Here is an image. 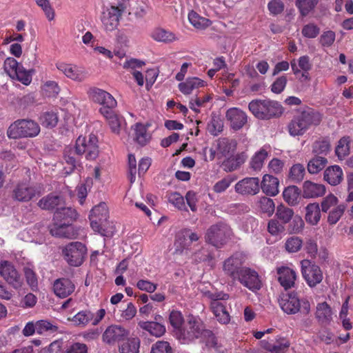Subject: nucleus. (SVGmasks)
<instances>
[{
  "label": "nucleus",
  "mask_w": 353,
  "mask_h": 353,
  "mask_svg": "<svg viewBox=\"0 0 353 353\" xmlns=\"http://www.w3.org/2000/svg\"><path fill=\"white\" fill-rule=\"evenodd\" d=\"M62 254L70 266L78 267L83 263L86 257L87 248L81 242H71L63 248Z\"/></svg>",
  "instance_id": "6e6552de"
},
{
  "label": "nucleus",
  "mask_w": 353,
  "mask_h": 353,
  "mask_svg": "<svg viewBox=\"0 0 353 353\" xmlns=\"http://www.w3.org/2000/svg\"><path fill=\"white\" fill-rule=\"evenodd\" d=\"M168 199V201L179 210H188L185 204L184 198L179 192H173L169 193Z\"/></svg>",
  "instance_id": "4d7b16f0"
},
{
  "label": "nucleus",
  "mask_w": 353,
  "mask_h": 353,
  "mask_svg": "<svg viewBox=\"0 0 353 353\" xmlns=\"http://www.w3.org/2000/svg\"><path fill=\"white\" fill-rule=\"evenodd\" d=\"M16 73L17 74L14 75V79H17L18 81L26 85H28L31 83L32 75L30 71L26 70L22 65L19 68V69L18 68V70Z\"/></svg>",
  "instance_id": "69168bd1"
},
{
  "label": "nucleus",
  "mask_w": 353,
  "mask_h": 353,
  "mask_svg": "<svg viewBox=\"0 0 353 353\" xmlns=\"http://www.w3.org/2000/svg\"><path fill=\"white\" fill-rule=\"evenodd\" d=\"M319 2V0H296V6L301 16L306 17L315 9Z\"/></svg>",
  "instance_id": "37998d69"
},
{
  "label": "nucleus",
  "mask_w": 353,
  "mask_h": 353,
  "mask_svg": "<svg viewBox=\"0 0 353 353\" xmlns=\"http://www.w3.org/2000/svg\"><path fill=\"white\" fill-rule=\"evenodd\" d=\"M302 240L297 236H292L287 239L285 246L288 252H296L302 247Z\"/></svg>",
  "instance_id": "0e129e2a"
},
{
  "label": "nucleus",
  "mask_w": 353,
  "mask_h": 353,
  "mask_svg": "<svg viewBox=\"0 0 353 353\" xmlns=\"http://www.w3.org/2000/svg\"><path fill=\"white\" fill-rule=\"evenodd\" d=\"M130 334V331L120 325H111L106 327L102 334V341L109 345H114L123 341Z\"/></svg>",
  "instance_id": "ddd939ff"
},
{
  "label": "nucleus",
  "mask_w": 353,
  "mask_h": 353,
  "mask_svg": "<svg viewBox=\"0 0 353 353\" xmlns=\"http://www.w3.org/2000/svg\"><path fill=\"white\" fill-rule=\"evenodd\" d=\"M64 205V200L62 196L49 194L48 195L43 197L38 202V205L43 210H53L54 208H59L61 205Z\"/></svg>",
  "instance_id": "c85d7f7f"
},
{
  "label": "nucleus",
  "mask_w": 353,
  "mask_h": 353,
  "mask_svg": "<svg viewBox=\"0 0 353 353\" xmlns=\"http://www.w3.org/2000/svg\"><path fill=\"white\" fill-rule=\"evenodd\" d=\"M225 117L230 126L234 130L241 129L248 121L245 112L237 108H231L226 112Z\"/></svg>",
  "instance_id": "412c9836"
},
{
  "label": "nucleus",
  "mask_w": 353,
  "mask_h": 353,
  "mask_svg": "<svg viewBox=\"0 0 353 353\" xmlns=\"http://www.w3.org/2000/svg\"><path fill=\"white\" fill-rule=\"evenodd\" d=\"M232 235L230 227L224 223L212 225L207 230L205 238L207 242L220 248L227 243Z\"/></svg>",
  "instance_id": "0eeeda50"
},
{
  "label": "nucleus",
  "mask_w": 353,
  "mask_h": 353,
  "mask_svg": "<svg viewBox=\"0 0 353 353\" xmlns=\"http://www.w3.org/2000/svg\"><path fill=\"white\" fill-rule=\"evenodd\" d=\"M350 143L351 139L349 137H343L339 141L335 148V153L339 159H343L350 154Z\"/></svg>",
  "instance_id": "a18cd8bd"
},
{
  "label": "nucleus",
  "mask_w": 353,
  "mask_h": 353,
  "mask_svg": "<svg viewBox=\"0 0 353 353\" xmlns=\"http://www.w3.org/2000/svg\"><path fill=\"white\" fill-rule=\"evenodd\" d=\"M205 295L212 300L211 309L218 321L226 324L230 321V315L219 300H226L228 295L223 292H208Z\"/></svg>",
  "instance_id": "9d476101"
},
{
  "label": "nucleus",
  "mask_w": 353,
  "mask_h": 353,
  "mask_svg": "<svg viewBox=\"0 0 353 353\" xmlns=\"http://www.w3.org/2000/svg\"><path fill=\"white\" fill-rule=\"evenodd\" d=\"M320 32L319 27L314 23H309L303 26L301 33L303 37L309 39L316 37Z\"/></svg>",
  "instance_id": "680f3d73"
},
{
  "label": "nucleus",
  "mask_w": 353,
  "mask_h": 353,
  "mask_svg": "<svg viewBox=\"0 0 353 353\" xmlns=\"http://www.w3.org/2000/svg\"><path fill=\"white\" fill-rule=\"evenodd\" d=\"M305 170L302 164L296 163L293 165L289 172L290 179L294 182L301 181L305 175Z\"/></svg>",
  "instance_id": "5fc2aeb1"
},
{
  "label": "nucleus",
  "mask_w": 353,
  "mask_h": 353,
  "mask_svg": "<svg viewBox=\"0 0 353 353\" xmlns=\"http://www.w3.org/2000/svg\"><path fill=\"white\" fill-rule=\"evenodd\" d=\"M150 353H172V349L168 341H158L152 345Z\"/></svg>",
  "instance_id": "e2e57ef3"
},
{
  "label": "nucleus",
  "mask_w": 353,
  "mask_h": 353,
  "mask_svg": "<svg viewBox=\"0 0 353 353\" xmlns=\"http://www.w3.org/2000/svg\"><path fill=\"white\" fill-rule=\"evenodd\" d=\"M285 230V225L278 219H272L268 223V231L272 236H280Z\"/></svg>",
  "instance_id": "6e6d98bb"
},
{
  "label": "nucleus",
  "mask_w": 353,
  "mask_h": 353,
  "mask_svg": "<svg viewBox=\"0 0 353 353\" xmlns=\"http://www.w3.org/2000/svg\"><path fill=\"white\" fill-rule=\"evenodd\" d=\"M345 211V206L343 205H339L332 209L327 216V221L330 224L334 225L336 223Z\"/></svg>",
  "instance_id": "bf43d9fd"
},
{
  "label": "nucleus",
  "mask_w": 353,
  "mask_h": 353,
  "mask_svg": "<svg viewBox=\"0 0 353 353\" xmlns=\"http://www.w3.org/2000/svg\"><path fill=\"white\" fill-rule=\"evenodd\" d=\"M279 179L270 174H265L261 184L263 193L268 196H276L279 192Z\"/></svg>",
  "instance_id": "a878e982"
},
{
  "label": "nucleus",
  "mask_w": 353,
  "mask_h": 353,
  "mask_svg": "<svg viewBox=\"0 0 353 353\" xmlns=\"http://www.w3.org/2000/svg\"><path fill=\"white\" fill-rule=\"evenodd\" d=\"M327 163L326 158L315 156L308 162L307 170L310 174H317L325 167Z\"/></svg>",
  "instance_id": "c03bdc74"
},
{
  "label": "nucleus",
  "mask_w": 353,
  "mask_h": 353,
  "mask_svg": "<svg viewBox=\"0 0 353 353\" xmlns=\"http://www.w3.org/2000/svg\"><path fill=\"white\" fill-rule=\"evenodd\" d=\"M320 120L319 116L310 110L301 112L288 124V129L291 136L303 134L311 125H317Z\"/></svg>",
  "instance_id": "7ed1b4c3"
},
{
  "label": "nucleus",
  "mask_w": 353,
  "mask_h": 353,
  "mask_svg": "<svg viewBox=\"0 0 353 353\" xmlns=\"http://www.w3.org/2000/svg\"><path fill=\"white\" fill-rule=\"evenodd\" d=\"M299 195V189L294 185L286 188L283 192L285 201L291 205H294L298 203Z\"/></svg>",
  "instance_id": "49530a36"
},
{
  "label": "nucleus",
  "mask_w": 353,
  "mask_h": 353,
  "mask_svg": "<svg viewBox=\"0 0 353 353\" xmlns=\"http://www.w3.org/2000/svg\"><path fill=\"white\" fill-rule=\"evenodd\" d=\"M89 98L94 102L99 103L101 108L105 109L114 108L117 106V101L108 92L98 88H91L88 91Z\"/></svg>",
  "instance_id": "a211bd4d"
},
{
  "label": "nucleus",
  "mask_w": 353,
  "mask_h": 353,
  "mask_svg": "<svg viewBox=\"0 0 353 353\" xmlns=\"http://www.w3.org/2000/svg\"><path fill=\"white\" fill-rule=\"evenodd\" d=\"M321 219L319 205L317 203H312L305 207V220L310 225H316Z\"/></svg>",
  "instance_id": "f704fd0d"
},
{
  "label": "nucleus",
  "mask_w": 353,
  "mask_h": 353,
  "mask_svg": "<svg viewBox=\"0 0 353 353\" xmlns=\"http://www.w3.org/2000/svg\"><path fill=\"white\" fill-rule=\"evenodd\" d=\"M40 194V187L30 181L19 183L12 191V198L20 202H28Z\"/></svg>",
  "instance_id": "9b49d317"
},
{
  "label": "nucleus",
  "mask_w": 353,
  "mask_h": 353,
  "mask_svg": "<svg viewBox=\"0 0 353 353\" xmlns=\"http://www.w3.org/2000/svg\"><path fill=\"white\" fill-rule=\"evenodd\" d=\"M235 191L241 195H255L260 190L259 179L257 177H247L234 186Z\"/></svg>",
  "instance_id": "aec40b11"
},
{
  "label": "nucleus",
  "mask_w": 353,
  "mask_h": 353,
  "mask_svg": "<svg viewBox=\"0 0 353 353\" xmlns=\"http://www.w3.org/2000/svg\"><path fill=\"white\" fill-rule=\"evenodd\" d=\"M138 325L156 337H161L166 332L165 325L160 322L141 321L138 323Z\"/></svg>",
  "instance_id": "c756f323"
},
{
  "label": "nucleus",
  "mask_w": 353,
  "mask_h": 353,
  "mask_svg": "<svg viewBox=\"0 0 353 353\" xmlns=\"http://www.w3.org/2000/svg\"><path fill=\"white\" fill-rule=\"evenodd\" d=\"M210 97L208 95L195 96L192 97L189 103V106L195 112H199L198 108L204 106V105L210 100Z\"/></svg>",
  "instance_id": "13d9d810"
},
{
  "label": "nucleus",
  "mask_w": 353,
  "mask_h": 353,
  "mask_svg": "<svg viewBox=\"0 0 353 353\" xmlns=\"http://www.w3.org/2000/svg\"><path fill=\"white\" fill-rule=\"evenodd\" d=\"M151 37L157 41L170 43L177 39L175 34L163 28H157L151 34Z\"/></svg>",
  "instance_id": "a19ab883"
},
{
  "label": "nucleus",
  "mask_w": 353,
  "mask_h": 353,
  "mask_svg": "<svg viewBox=\"0 0 353 353\" xmlns=\"http://www.w3.org/2000/svg\"><path fill=\"white\" fill-rule=\"evenodd\" d=\"M59 121L57 114L54 111H47L41 114L40 121L41 125L46 128H54Z\"/></svg>",
  "instance_id": "8fccbe9b"
},
{
  "label": "nucleus",
  "mask_w": 353,
  "mask_h": 353,
  "mask_svg": "<svg viewBox=\"0 0 353 353\" xmlns=\"http://www.w3.org/2000/svg\"><path fill=\"white\" fill-rule=\"evenodd\" d=\"M250 111L259 119H270L279 117L283 113V108L280 103L269 99L252 100L248 105Z\"/></svg>",
  "instance_id": "f257e3e1"
},
{
  "label": "nucleus",
  "mask_w": 353,
  "mask_h": 353,
  "mask_svg": "<svg viewBox=\"0 0 353 353\" xmlns=\"http://www.w3.org/2000/svg\"><path fill=\"white\" fill-rule=\"evenodd\" d=\"M331 149L330 141L326 138L316 140L312 145V152L316 154L327 155Z\"/></svg>",
  "instance_id": "09e8293b"
},
{
  "label": "nucleus",
  "mask_w": 353,
  "mask_h": 353,
  "mask_svg": "<svg viewBox=\"0 0 353 353\" xmlns=\"http://www.w3.org/2000/svg\"><path fill=\"white\" fill-rule=\"evenodd\" d=\"M75 150L71 147L65 148L63 152V160L66 165L63 168V172L69 174L74 171L75 168L80 165L79 160L75 157Z\"/></svg>",
  "instance_id": "2f4dec72"
},
{
  "label": "nucleus",
  "mask_w": 353,
  "mask_h": 353,
  "mask_svg": "<svg viewBox=\"0 0 353 353\" xmlns=\"http://www.w3.org/2000/svg\"><path fill=\"white\" fill-rule=\"evenodd\" d=\"M40 132L39 125L31 119H19L8 128L7 134L10 139L32 138Z\"/></svg>",
  "instance_id": "20e7f679"
},
{
  "label": "nucleus",
  "mask_w": 353,
  "mask_h": 353,
  "mask_svg": "<svg viewBox=\"0 0 353 353\" xmlns=\"http://www.w3.org/2000/svg\"><path fill=\"white\" fill-rule=\"evenodd\" d=\"M36 329L37 334H43L46 333H54L58 331V327L47 320L36 321Z\"/></svg>",
  "instance_id": "864d4df0"
},
{
  "label": "nucleus",
  "mask_w": 353,
  "mask_h": 353,
  "mask_svg": "<svg viewBox=\"0 0 353 353\" xmlns=\"http://www.w3.org/2000/svg\"><path fill=\"white\" fill-rule=\"evenodd\" d=\"M236 145L234 139L221 138L217 141V150L223 156H228L235 151Z\"/></svg>",
  "instance_id": "e433bc0d"
},
{
  "label": "nucleus",
  "mask_w": 353,
  "mask_h": 353,
  "mask_svg": "<svg viewBox=\"0 0 353 353\" xmlns=\"http://www.w3.org/2000/svg\"><path fill=\"white\" fill-rule=\"evenodd\" d=\"M94 318V314L89 310H82L76 314L72 318H68L74 325L85 327Z\"/></svg>",
  "instance_id": "58836bf2"
},
{
  "label": "nucleus",
  "mask_w": 353,
  "mask_h": 353,
  "mask_svg": "<svg viewBox=\"0 0 353 353\" xmlns=\"http://www.w3.org/2000/svg\"><path fill=\"white\" fill-rule=\"evenodd\" d=\"M56 66L57 68L63 72L68 78L75 81L81 82L88 77V73L85 70L76 65L60 62L57 63Z\"/></svg>",
  "instance_id": "6ab92c4d"
},
{
  "label": "nucleus",
  "mask_w": 353,
  "mask_h": 353,
  "mask_svg": "<svg viewBox=\"0 0 353 353\" xmlns=\"http://www.w3.org/2000/svg\"><path fill=\"white\" fill-rule=\"evenodd\" d=\"M23 272L28 285L32 290H37L38 287V279L33 267L30 265L25 266L23 268Z\"/></svg>",
  "instance_id": "3c124183"
},
{
  "label": "nucleus",
  "mask_w": 353,
  "mask_h": 353,
  "mask_svg": "<svg viewBox=\"0 0 353 353\" xmlns=\"http://www.w3.org/2000/svg\"><path fill=\"white\" fill-rule=\"evenodd\" d=\"M133 130L134 131V140L140 145H146L150 139V135L147 132L146 127L139 123H136Z\"/></svg>",
  "instance_id": "4c0bfd02"
},
{
  "label": "nucleus",
  "mask_w": 353,
  "mask_h": 353,
  "mask_svg": "<svg viewBox=\"0 0 353 353\" xmlns=\"http://www.w3.org/2000/svg\"><path fill=\"white\" fill-rule=\"evenodd\" d=\"M325 192L323 185L306 181L303 186V196L305 198H315L323 196Z\"/></svg>",
  "instance_id": "bb28decb"
},
{
  "label": "nucleus",
  "mask_w": 353,
  "mask_h": 353,
  "mask_svg": "<svg viewBox=\"0 0 353 353\" xmlns=\"http://www.w3.org/2000/svg\"><path fill=\"white\" fill-rule=\"evenodd\" d=\"M114 108L105 109L101 108L99 111L101 114L106 119L112 132L119 134L123 122V118L116 114Z\"/></svg>",
  "instance_id": "393cba45"
},
{
  "label": "nucleus",
  "mask_w": 353,
  "mask_h": 353,
  "mask_svg": "<svg viewBox=\"0 0 353 353\" xmlns=\"http://www.w3.org/2000/svg\"><path fill=\"white\" fill-rule=\"evenodd\" d=\"M74 289L75 286L72 281L65 278L57 279L53 284L54 294L61 298L70 295Z\"/></svg>",
  "instance_id": "b1692460"
},
{
  "label": "nucleus",
  "mask_w": 353,
  "mask_h": 353,
  "mask_svg": "<svg viewBox=\"0 0 353 353\" xmlns=\"http://www.w3.org/2000/svg\"><path fill=\"white\" fill-rule=\"evenodd\" d=\"M188 19L190 23L197 29H205L210 25L209 19L201 17L194 11L189 12Z\"/></svg>",
  "instance_id": "de8ad7c7"
},
{
  "label": "nucleus",
  "mask_w": 353,
  "mask_h": 353,
  "mask_svg": "<svg viewBox=\"0 0 353 353\" xmlns=\"http://www.w3.org/2000/svg\"><path fill=\"white\" fill-rule=\"evenodd\" d=\"M315 317L321 324L329 325L332 321V311L330 306L326 302L318 303Z\"/></svg>",
  "instance_id": "cd10ccee"
},
{
  "label": "nucleus",
  "mask_w": 353,
  "mask_h": 353,
  "mask_svg": "<svg viewBox=\"0 0 353 353\" xmlns=\"http://www.w3.org/2000/svg\"><path fill=\"white\" fill-rule=\"evenodd\" d=\"M238 280L243 286L252 291L259 290L262 283L257 272L249 268H243L239 272Z\"/></svg>",
  "instance_id": "f3484780"
},
{
  "label": "nucleus",
  "mask_w": 353,
  "mask_h": 353,
  "mask_svg": "<svg viewBox=\"0 0 353 353\" xmlns=\"http://www.w3.org/2000/svg\"><path fill=\"white\" fill-rule=\"evenodd\" d=\"M275 216L283 224L289 223L294 216V210L283 204L277 206Z\"/></svg>",
  "instance_id": "ea45409f"
},
{
  "label": "nucleus",
  "mask_w": 353,
  "mask_h": 353,
  "mask_svg": "<svg viewBox=\"0 0 353 353\" xmlns=\"http://www.w3.org/2000/svg\"><path fill=\"white\" fill-rule=\"evenodd\" d=\"M301 272L303 278L310 287L316 286L323 279L320 268L308 260L301 261Z\"/></svg>",
  "instance_id": "2eb2a0df"
},
{
  "label": "nucleus",
  "mask_w": 353,
  "mask_h": 353,
  "mask_svg": "<svg viewBox=\"0 0 353 353\" xmlns=\"http://www.w3.org/2000/svg\"><path fill=\"white\" fill-rule=\"evenodd\" d=\"M200 236L199 234L190 229H183L179 231L176 236L174 242L175 252L182 254L184 251L190 250L192 244L197 242Z\"/></svg>",
  "instance_id": "f8f14e48"
},
{
  "label": "nucleus",
  "mask_w": 353,
  "mask_h": 353,
  "mask_svg": "<svg viewBox=\"0 0 353 353\" xmlns=\"http://www.w3.org/2000/svg\"><path fill=\"white\" fill-rule=\"evenodd\" d=\"M269 155V151L263 147L257 151L252 157L250 165L252 169L259 171L263 166L265 159Z\"/></svg>",
  "instance_id": "c9c22d12"
},
{
  "label": "nucleus",
  "mask_w": 353,
  "mask_h": 353,
  "mask_svg": "<svg viewBox=\"0 0 353 353\" xmlns=\"http://www.w3.org/2000/svg\"><path fill=\"white\" fill-rule=\"evenodd\" d=\"M77 217V213L74 209L61 205L54 214V224L50 228V233L53 236H65L63 230L68 227Z\"/></svg>",
  "instance_id": "f03ea898"
},
{
  "label": "nucleus",
  "mask_w": 353,
  "mask_h": 353,
  "mask_svg": "<svg viewBox=\"0 0 353 353\" xmlns=\"http://www.w3.org/2000/svg\"><path fill=\"white\" fill-rule=\"evenodd\" d=\"M0 275L14 289H19L23 285V279L14 266L7 261L0 263Z\"/></svg>",
  "instance_id": "4468645a"
},
{
  "label": "nucleus",
  "mask_w": 353,
  "mask_h": 353,
  "mask_svg": "<svg viewBox=\"0 0 353 353\" xmlns=\"http://www.w3.org/2000/svg\"><path fill=\"white\" fill-rule=\"evenodd\" d=\"M279 303L281 310L288 314L300 312L307 315L310 312V302L306 299H300L294 292L282 295Z\"/></svg>",
  "instance_id": "39448f33"
},
{
  "label": "nucleus",
  "mask_w": 353,
  "mask_h": 353,
  "mask_svg": "<svg viewBox=\"0 0 353 353\" xmlns=\"http://www.w3.org/2000/svg\"><path fill=\"white\" fill-rule=\"evenodd\" d=\"M170 323L174 329L181 328L183 323V317L182 314L176 310H173L170 312L169 316Z\"/></svg>",
  "instance_id": "774afa93"
},
{
  "label": "nucleus",
  "mask_w": 353,
  "mask_h": 353,
  "mask_svg": "<svg viewBox=\"0 0 353 353\" xmlns=\"http://www.w3.org/2000/svg\"><path fill=\"white\" fill-rule=\"evenodd\" d=\"M141 341L137 336L127 337L119 345V353H139Z\"/></svg>",
  "instance_id": "473e14b6"
},
{
  "label": "nucleus",
  "mask_w": 353,
  "mask_h": 353,
  "mask_svg": "<svg viewBox=\"0 0 353 353\" xmlns=\"http://www.w3.org/2000/svg\"><path fill=\"white\" fill-rule=\"evenodd\" d=\"M276 272L278 281L285 290H287L294 287L296 273L293 269L287 266H281L276 268Z\"/></svg>",
  "instance_id": "4be33fe9"
},
{
  "label": "nucleus",
  "mask_w": 353,
  "mask_h": 353,
  "mask_svg": "<svg viewBox=\"0 0 353 353\" xmlns=\"http://www.w3.org/2000/svg\"><path fill=\"white\" fill-rule=\"evenodd\" d=\"M243 261L239 254H234L225 261L223 264L224 272L230 276L233 279L236 280L240 274Z\"/></svg>",
  "instance_id": "5701e85b"
},
{
  "label": "nucleus",
  "mask_w": 353,
  "mask_h": 353,
  "mask_svg": "<svg viewBox=\"0 0 353 353\" xmlns=\"http://www.w3.org/2000/svg\"><path fill=\"white\" fill-rule=\"evenodd\" d=\"M256 205L259 210L268 216H272L275 210V205L273 200L266 196L260 198Z\"/></svg>",
  "instance_id": "79ce46f5"
},
{
  "label": "nucleus",
  "mask_w": 353,
  "mask_h": 353,
  "mask_svg": "<svg viewBox=\"0 0 353 353\" xmlns=\"http://www.w3.org/2000/svg\"><path fill=\"white\" fill-rule=\"evenodd\" d=\"M123 11V6H111L103 12L101 21L106 31L112 32L118 27Z\"/></svg>",
  "instance_id": "dca6fc26"
},
{
  "label": "nucleus",
  "mask_w": 353,
  "mask_h": 353,
  "mask_svg": "<svg viewBox=\"0 0 353 353\" xmlns=\"http://www.w3.org/2000/svg\"><path fill=\"white\" fill-rule=\"evenodd\" d=\"M343 178V173L339 165L330 166L324 172V179L331 185H337Z\"/></svg>",
  "instance_id": "7c9ffc66"
},
{
  "label": "nucleus",
  "mask_w": 353,
  "mask_h": 353,
  "mask_svg": "<svg viewBox=\"0 0 353 353\" xmlns=\"http://www.w3.org/2000/svg\"><path fill=\"white\" fill-rule=\"evenodd\" d=\"M75 154L84 156L88 161L95 160L99 154L98 137L90 134L88 136H79L75 143Z\"/></svg>",
  "instance_id": "423d86ee"
},
{
  "label": "nucleus",
  "mask_w": 353,
  "mask_h": 353,
  "mask_svg": "<svg viewBox=\"0 0 353 353\" xmlns=\"http://www.w3.org/2000/svg\"><path fill=\"white\" fill-rule=\"evenodd\" d=\"M21 66L14 58H7L4 61V69L6 73L12 79L18 68Z\"/></svg>",
  "instance_id": "052dcab7"
},
{
  "label": "nucleus",
  "mask_w": 353,
  "mask_h": 353,
  "mask_svg": "<svg viewBox=\"0 0 353 353\" xmlns=\"http://www.w3.org/2000/svg\"><path fill=\"white\" fill-rule=\"evenodd\" d=\"M37 4L42 8L48 20L51 21L54 17V11L50 6L49 0H36Z\"/></svg>",
  "instance_id": "338daca9"
},
{
  "label": "nucleus",
  "mask_w": 353,
  "mask_h": 353,
  "mask_svg": "<svg viewBox=\"0 0 353 353\" xmlns=\"http://www.w3.org/2000/svg\"><path fill=\"white\" fill-rule=\"evenodd\" d=\"M90 216L95 217L99 221H107L108 218V210L105 203H100L94 206L91 212Z\"/></svg>",
  "instance_id": "603ef678"
},
{
  "label": "nucleus",
  "mask_w": 353,
  "mask_h": 353,
  "mask_svg": "<svg viewBox=\"0 0 353 353\" xmlns=\"http://www.w3.org/2000/svg\"><path fill=\"white\" fill-rule=\"evenodd\" d=\"M205 327L201 319L191 317L186 327L178 333V339L183 344H189L203 336Z\"/></svg>",
  "instance_id": "1a4fd4ad"
},
{
  "label": "nucleus",
  "mask_w": 353,
  "mask_h": 353,
  "mask_svg": "<svg viewBox=\"0 0 353 353\" xmlns=\"http://www.w3.org/2000/svg\"><path fill=\"white\" fill-rule=\"evenodd\" d=\"M205 85L204 81L198 77L188 78L185 81L179 84V90L184 94H190L193 90Z\"/></svg>",
  "instance_id": "72a5a7b5"
}]
</instances>
